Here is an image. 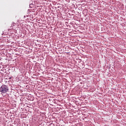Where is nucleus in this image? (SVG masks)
Returning a JSON list of instances; mask_svg holds the SVG:
<instances>
[{"label": "nucleus", "mask_w": 126, "mask_h": 126, "mask_svg": "<svg viewBox=\"0 0 126 126\" xmlns=\"http://www.w3.org/2000/svg\"><path fill=\"white\" fill-rule=\"evenodd\" d=\"M8 90H9V89H8V86L5 85H2L0 87V92H1V93H7V92H8Z\"/></svg>", "instance_id": "nucleus-1"}, {"label": "nucleus", "mask_w": 126, "mask_h": 126, "mask_svg": "<svg viewBox=\"0 0 126 126\" xmlns=\"http://www.w3.org/2000/svg\"><path fill=\"white\" fill-rule=\"evenodd\" d=\"M75 17H73V19H76V18Z\"/></svg>", "instance_id": "nucleus-2"}, {"label": "nucleus", "mask_w": 126, "mask_h": 126, "mask_svg": "<svg viewBox=\"0 0 126 126\" xmlns=\"http://www.w3.org/2000/svg\"><path fill=\"white\" fill-rule=\"evenodd\" d=\"M5 81V83H6L7 82V81Z\"/></svg>", "instance_id": "nucleus-3"}]
</instances>
